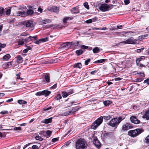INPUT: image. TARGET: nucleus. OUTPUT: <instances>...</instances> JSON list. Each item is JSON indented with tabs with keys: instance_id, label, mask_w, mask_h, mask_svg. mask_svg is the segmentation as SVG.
Here are the masks:
<instances>
[{
	"instance_id": "f257e3e1",
	"label": "nucleus",
	"mask_w": 149,
	"mask_h": 149,
	"mask_svg": "<svg viewBox=\"0 0 149 149\" xmlns=\"http://www.w3.org/2000/svg\"><path fill=\"white\" fill-rule=\"evenodd\" d=\"M88 146L87 142L84 139H79L75 143L76 149H86Z\"/></svg>"
},
{
	"instance_id": "f03ea898",
	"label": "nucleus",
	"mask_w": 149,
	"mask_h": 149,
	"mask_svg": "<svg viewBox=\"0 0 149 149\" xmlns=\"http://www.w3.org/2000/svg\"><path fill=\"white\" fill-rule=\"evenodd\" d=\"M124 118L121 117L113 118L107 123L108 125L113 127L117 128L120 122L123 120Z\"/></svg>"
},
{
	"instance_id": "7ed1b4c3",
	"label": "nucleus",
	"mask_w": 149,
	"mask_h": 149,
	"mask_svg": "<svg viewBox=\"0 0 149 149\" xmlns=\"http://www.w3.org/2000/svg\"><path fill=\"white\" fill-rule=\"evenodd\" d=\"M80 41H74L72 42H67L62 43L61 44L58 43L56 46H60L61 47H67L68 46H75L79 47H88L84 45H79L81 43Z\"/></svg>"
},
{
	"instance_id": "20e7f679",
	"label": "nucleus",
	"mask_w": 149,
	"mask_h": 149,
	"mask_svg": "<svg viewBox=\"0 0 149 149\" xmlns=\"http://www.w3.org/2000/svg\"><path fill=\"white\" fill-rule=\"evenodd\" d=\"M143 130L142 129H137L136 130H131L128 132V135L133 137H134L143 132Z\"/></svg>"
},
{
	"instance_id": "39448f33",
	"label": "nucleus",
	"mask_w": 149,
	"mask_h": 149,
	"mask_svg": "<svg viewBox=\"0 0 149 149\" xmlns=\"http://www.w3.org/2000/svg\"><path fill=\"white\" fill-rule=\"evenodd\" d=\"M103 121V117L101 116L94 121L92 124L91 128L92 129L95 130L102 124Z\"/></svg>"
},
{
	"instance_id": "423d86ee",
	"label": "nucleus",
	"mask_w": 149,
	"mask_h": 149,
	"mask_svg": "<svg viewBox=\"0 0 149 149\" xmlns=\"http://www.w3.org/2000/svg\"><path fill=\"white\" fill-rule=\"evenodd\" d=\"M120 43L125 44H139V41L134 39L133 37H131L126 41L121 42Z\"/></svg>"
},
{
	"instance_id": "0eeeda50",
	"label": "nucleus",
	"mask_w": 149,
	"mask_h": 149,
	"mask_svg": "<svg viewBox=\"0 0 149 149\" xmlns=\"http://www.w3.org/2000/svg\"><path fill=\"white\" fill-rule=\"evenodd\" d=\"M113 5L110 4L108 5L106 3L102 4L100 6L99 9L101 11H106L109 10L113 8Z\"/></svg>"
},
{
	"instance_id": "6e6552de",
	"label": "nucleus",
	"mask_w": 149,
	"mask_h": 149,
	"mask_svg": "<svg viewBox=\"0 0 149 149\" xmlns=\"http://www.w3.org/2000/svg\"><path fill=\"white\" fill-rule=\"evenodd\" d=\"M132 127H133L130 125L129 124L126 123L122 126L121 131L122 132H123L132 128Z\"/></svg>"
},
{
	"instance_id": "1a4fd4ad",
	"label": "nucleus",
	"mask_w": 149,
	"mask_h": 149,
	"mask_svg": "<svg viewBox=\"0 0 149 149\" xmlns=\"http://www.w3.org/2000/svg\"><path fill=\"white\" fill-rule=\"evenodd\" d=\"M114 133L111 132H109L105 133L103 135L102 137L104 139H109L114 136Z\"/></svg>"
},
{
	"instance_id": "9d476101",
	"label": "nucleus",
	"mask_w": 149,
	"mask_h": 149,
	"mask_svg": "<svg viewBox=\"0 0 149 149\" xmlns=\"http://www.w3.org/2000/svg\"><path fill=\"white\" fill-rule=\"evenodd\" d=\"M130 120L131 122L134 124H137L140 123V121L135 116H132L130 118Z\"/></svg>"
},
{
	"instance_id": "9b49d317",
	"label": "nucleus",
	"mask_w": 149,
	"mask_h": 149,
	"mask_svg": "<svg viewBox=\"0 0 149 149\" xmlns=\"http://www.w3.org/2000/svg\"><path fill=\"white\" fill-rule=\"evenodd\" d=\"M93 144L97 148H99L101 146V143L96 137H94L93 141Z\"/></svg>"
},
{
	"instance_id": "f8f14e48",
	"label": "nucleus",
	"mask_w": 149,
	"mask_h": 149,
	"mask_svg": "<svg viewBox=\"0 0 149 149\" xmlns=\"http://www.w3.org/2000/svg\"><path fill=\"white\" fill-rule=\"evenodd\" d=\"M24 24L26 27H31L33 26V23L31 21H25L24 22Z\"/></svg>"
},
{
	"instance_id": "ddd939ff",
	"label": "nucleus",
	"mask_w": 149,
	"mask_h": 149,
	"mask_svg": "<svg viewBox=\"0 0 149 149\" xmlns=\"http://www.w3.org/2000/svg\"><path fill=\"white\" fill-rule=\"evenodd\" d=\"M70 11L72 14H76L79 13V8L77 7L73 8L70 10Z\"/></svg>"
},
{
	"instance_id": "4468645a",
	"label": "nucleus",
	"mask_w": 149,
	"mask_h": 149,
	"mask_svg": "<svg viewBox=\"0 0 149 149\" xmlns=\"http://www.w3.org/2000/svg\"><path fill=\"white\" fill-rule=\"evenodd\" d=\"M48 40V38L46 37L42 38L36 40L35 42L37 44H39L42 42H44L47 41Z\"/></svg>"
},
{
	"instance_id": "2eb2a0df",
	"label": "nucleus",
	"mask_w": 149,
	"mask_h": 149,
	"mask_svg": "<svg viewBox=\"0 0 149 149\" xmlns=\"http://www.w3.org/2000/svg\"><path fill=\"white\" fill-rule=\"evenodd\" d=\"M48 10L50 11L57 13L59 11V8L56 6L52 7L51 8H48Z\"/></svg>"
},
{
	"instance_id": "dca6fc26",
	"label": "nucleus",
	"mask_w": 149,
	"mask_h": 149,
	"mask_svg": "<svg viewBox=\"0 0 149 149\" xmlns=\"http://www.w3.org/2000/svg\"><path fill=\"white\" fill-rule=\"evenodd\" d=\"M25 12L24 11L22 12L20 11H17L16 13L13 14V15L15 16H21L23 17L25 16Z\"/></svg>"
},
{
	"instance_id": "f3484780",
	"label": "nucleus",
	"mask_w": 149,
	"mask_h": 149,
	"mask_svg": "<svg viewBox=\"0 0 149 149\" xmlns=\"http://www.w3.org/2000/svg\"><path fill=\"white\" fill-rule=\"evenodd\" d=\"M16 58H17L16 62L17 64L21 63L23 61L22 57L20 55L17 56Z\"/></svg>"
},
{
	"instance_id": "a211bd4d",
	"label": "nucleus",
	"mask_w": 149,
	"mask_h": 149,
	"mask_svg": "<svg viewBox=\"0 0 149 149\" xmlns=\"http://www.w3.org/2000/svg\"><path fill=\"white\" fill-rule=\"evenodd\" d=\"M142 118L146 119L148 120H149V109L145 112L142 116Z\"/></svg>"
},
{
	"instance_id": "6ab92c4d",
	"label": "nucleus",
	"mask_w": 149,
	"mask_h": 149,
	"mask_svg": "<svg viewBox=\"0 0 149 149\" xmlns=\"http://www.w3.org/2000/svg\"><path fill=\"white\" fill-rule=\"evenodd\" d=\"M148 36L147 34H144L143 35L140 36L138 37V39L136 40H138L139 41V43L140 41L142 40L143 39H145L148 37Z\"/></svg>"
},
{
	"instance_id": "aec40b11",
	"label": "nucleus",
	"mask_w": 149,
	"mask_h": 149,
	"mask_svg": "<svg viewBox=\"0 0 149 149\" xmlns=\"http://www.w3.org/2000/svg\"><path fill=\"white\" fill-rule=\"evenodd\" d=\"M52 118H50L48 119H45L43 120L42 122L45 124H48L52 122Z\"/></svg>"
},
{
	"instance_id": "412c9836",
	"label": "nucleus",
	"mask_w": 149,
	"mask_h": 149,
	"mask_svg": "<svg viewBox=\"0 0 149 149\" xmlns=\"http://www.w3.org/2000/svg\"><path fill=\"white\" fill-rule=\"evenodd\" d=\"M73 19V17H65L63 20V22L64 23H66L67 22V21L68 20H71Z\"/></svg>"
},
{
	"instance_id": "4be33fe9",
	"label": "nucleus",
	"mask_w": 149,
	"mask_h": 149,
	"mask_svg": "<svg viewBox=\"0 0 149 149\" xmlns=\"http://www.w3.org/2000/svg\"><path fill=\"white\" fill-rule=\"evenodd\" d=\"M12 62H13L12 61L10 62H8L6 64H3V67L5 68H9V65H8V64L10 63V65L11 66H12Z\"/></svg>"
},
{
	"instance_id": "5701e85b",
	"label": "nucleus",
	"mask_w": 149,
	"mask_h": 149,
	"mask_svg": "<svg viewBox=\"0 0 149 149\" xmlns=\"http://www.w3.org/2000/svg\"><path fill=\"white\" fill-rule=\"evenodd\" d=\"M11 57L10 56L9 54H8L4 56L3 58V60L7 61Z\"/></svg>"
},
{
	"instance_id": "b1692460",
	"label": "nucleus",
	"mask_w": 149,
	"mask_h": 149,
	"mask_svg": "<svg viewBox=\"0 0 149 149\" xmlns=\"http://www.w3.org/2000/svg\"><path fill=\"white\" fill-rule=\"evenodd\" d=\"M43 95H45V96H48L51 93V92L47 90H44L42 91Z\"/></svg>"
},
{
	"instance_id": "393cba45",
	"label": "nucleus",
	"mask_w": 149,
	"mask_h": 149,
	"mask_svg": "<svg viewBox=\"0 0 149 149\" xmlns=\"http://www.w3.org/2000/svg\"><path fill=\"white\" fill-rule=\"evenodd\" d=\"M4 10L6 15H9L10 14L11 12L10 8H6Z\"/></svg>"
},
{
	"instance_id": "a878e982",
	"label": "nucleus",
	"mask_w": 149,
	"mask_h": 149,
	"mask_svg": "<svg viewBox=\"0 0 149 149\" xmlns=\"http://www.w3.org/2000/svg\"><path fill=\"white\" fill-rule=\"evenodd\" d=\"M73 67L74 68H80L82 67V65L81 63H79L74 65Z\"/></svg>"
},
{
	"instance_id": "bb28decb",
	"label": "nucleus",
	"mask_w": 149,
	"mask_h": 149,
	"mask_svg": "<svg viewBox=\"0 0 149 149\" xmlns=\"http://www.w3.org/2000/svg\"><path fill=\"white\" fill-rule=\"evenodd\" d=\"M83 53V51L81 49L77 50L76 51V53L78 56L81 54Z\"/></svg>"
},
{
	"instance_id": "cd10ccee",
	"label": "nucleus",
	"mask_w": 149,
	"mask_h": 149,
	"mask_svg": "<svg viewBox=\"0 0 149 149\" xmlns=\"http://www.w3.org/2000/svg\"><path fill=\"white\" fill-rule=\"evenodd\" d=\"M33 13V11L32 10H29L27 11L26 13H25V15H31Z\"/></svg>"
},
{
	"instance_id": "c85d7f7f",
	"label": "nucleus",
	"mask_w": 149,
	"mask_h": 149,
	"mask_svg": "<svg viewBox=\"0 0 149 149\" xmlns=\"http://www.w3.org/2000/svg\"><path fill=\"white\" fill-rule=\"evenodd\" d=\"M45 79L47 82H50V78L49 75L48 74H45Z\"/></svg>"
},
{
	"instance_id": "c756f323",
	"label": "nucleus",
	"mask_w": 149,
	"mask_h": 149,
	"mask_svg": "<svg viewBox=\"0 0 149 149\" xmlns=\"http://www.w3.org/2000/svg\"><path fill=\"white\" fill-rule=\"evenodd\" d=\"M93 53H98L100 52V50L98 47H95L93 49Z\"/></svg>"
},
{
	"instance_id": "7c9ffc66",
	"label": "nucleus",
	"mask_w": 149,
	"mask_h": 149,
	"mask_svg": "<svg viewBox=\"0 0 149 149\" xmlns=\"http://www.w3.org/2000/svg\"><path fill=\"white\" fill-rule=\"evenodd\" d=\"M51 21L49 19H46L45 20H43L42 21V22L44 24L50 23L51 22Z\"/></svg>"
},
{
	"instance_id": "2f4dec72",
	"label": "nucleus",
	"mask_w": 149,
	"mask_h": 149,
	"mask_svg": "<svg viewBox=\"0 0 149 149\" xmlns=\"http://www.w3.org/2000/svg\"><path fill=\"white\" fill-rule=\"evenodd\" d=\"M62 96L63 97H66L69 95L67 92L65 91H63L62 93Z\"/></svg>"
},
{
	"instance_id": "473e14b6",
	"label": "nucleus",
	"mask_w": 149,
	"mask_h": 149,
	"mask_svg": "<svg viewBox=\"0 0 149 149\" xmlns=\"http://www.w3.org/2000/svg\"><path fill=\"white\" fill-rule=\"evenodd\" d=\"M24 39L20 40L18 42V44L20 46H22L24 44Z\"/></svg>"
},
{
	"instance_id": "72a5a7b5",
	"label": "nucleus",
	"mask_w": 149,
	"mask_h": 149,
	"mask_svg": "<svg viewBox=\"0 0 149 149\" xmlns=\"http://www.w3.org/2000/svg\"><path fill=\"white\" fill-rule=\"evenodd\" d=\"M52 132L51 131L49 130L47 131L46 132V136L48 138L50 137Z\"/></svg>"
},
{
	"instance_id": "f704fd0d",
	"label": "nucleus",
	"mask_w": 149,
	"mask_h": 149,
	"mask_svg": "<svg viewBox=\"0 0 149 149\" xmlns=\"http://www.w3.org/2000/svg\"><path fill=\"white\" fill-rule=\"evenodd\" d=\"M105 61V59H101L100 60H97L95 61L94 63H102L104 62Z\"/></svg>"
},
{
	"instance_id": "c9c22d12",
	"label": "nucleus",
	"mask_w": 149,
	"mask_h": 149,
	"mask_svg": "<svg viewBox=\"0 0 149 149\" xmlns=\"http://www.w3.org/2000/svg\"><path fill=\"white\" fill-rule=\"evenodd\" d=\"M27 48L23 50L22 52L24 53H26L29 50H31L32 49L31 47H27Z\"/></svg>"
},
{
	"instance_id": "e433bc0d",
	"label": "nucleus",
	"mask_w": 149,
	"mask_h": 149,
	"mask_svg": "<svg viewBox=\"0 0 149 149\" xmlns=\"http://www.w3.org/2000/svg\"><path fill=\"white\" fill-rule=\"evenodd\" d=\"M18 103L19 104H25L26 103V101L23 100H19L17 101Z\"/></svg>"
},
{
	"instance_id": "4c0bfd02",
	"label": "nucleus",
	"mask_w": 149,
	"mask_h": 149,
	"mask_svg": "<svg viewBox=\"0 0 149 149\" xmlns=\"http://www.w3.org/2000/svg\"><path fill=\"white\" fill-rule=\"evenodd\" d=\"M36 139L37 140L42 141L43 140V139L42 138L41 136H39L38 135L34 136Z\"/></svg>"
},
{
	"instance_id": "58836bf2",
	"label": "nucleus",
	"mask_w": 149,
	"mask_h": 149,
	"mask_svg": "<svg viewBox=\"0 0 149 149\" xmlns=\"http://www.w3.org/2000/svg\"><path fill=\"white\" fill-rule=\"evenodd\" d=\"M111 102L109 100H106L103 102V103L105 106H107L111 104Z\"/></svg>"
},
{
	"instance_id": "ea45409f",
	"label": "nucleus",
	"mask_w": 149,
	"mask_h": 149,
	"mask_svg": "<svg viewBox=\"0 0 149 149\" xmlns=\"http://www.w3.org/2000/svg\"><path fill=\"white\" fill-rule=\"evenodd\" d=\"M103 119H105L106 120H109L111 118H112V116H104Z\"/></svg>"
},
{
	"instance_id": "a19ab883",
	"label": "nucleus",
	"mask_w": 149,
	"mask_h": 149,
	"mask_svg": "<svg viewBox=\"0 0 149 149\" xmlns=\"http://www.w3.org/2000/svg\"><path fill=\"white\" fill-rule=\"evenodd\" d=\"M145 142L146 143L149 144V135L145 138Z\"/></svg>"
},
{
	"instance_id": "79ce46f5",
	"label": "nucleus",
	"mask_w": 149,
	"mask_h": 149,
	"mask_svg": "<svg viewBox=\"0 0 149 149\" xmlns=\"http://www.w3.org/2000/svg\"><path fill=\"white\" fill-rule=\"evenodd\" d=\"M84 6L87 9H89V6L87 2H85L84 3Z\"/></svg>"
},
{
	"instance_id": "37998d69",
	"label": "nucleus",
	"mask_w": 149,
	"mask_h": 149,
	"mask_svg": "<svg viewBox=\"0 0 149 149\" xmlns=\"http://www.w3.org/2000/svg\"><path fill=\"white\" fill-rule=\"evenodd\" d=\"M61 97L60 94L57 95L56 97V99L57 100H58L61 99Z\"/></svg>"
},
{
	"instance_id": "c03bdc74",
	"label": "nucleus",
	"mask_w": 149,
	"mask_h": 149,
	"mask_svg": "<svg viewBox=\"0 0 149 149\" xmlns=\"http://www.w3.org/2000/svg\"><path fill=\"white\" fill-rule=\"evenodd\" d=\"M72 113V111H66L65 112L63 113V115L64 116H68L69 115V114H71Z\"/></svg>"
},
{
	"instance_id": "a18cd8bd",
	"label": "nucleus",
	"mask_w": 149,
	"mask_h": 149,
	"mask_svg": "<svg viewBox=\"0 0 149 149\" xmlns=\"http://www.w3.org/2000/svg\"><path fill=\"white\" fill-rule=\"evenodd\" d=\"M91 61V59L90 58H88L85 61V64L86 65H87L88 64V63Z\"/></svg>"
},
{
	"instance_id": "49530a36",
	"label": "nucleus",
	"mask_w": 149,
	"mask_h": 149,
	"mask_svg": "<svg viewBox=\"0 0 149 149\" xmlns=\"http://www.w3.org/2000/svg\"><path fill=\"white\" fill-rule=\"evenodd\" d=\"M14 130H15V131H17V130H22V128H21L20 127H15L14 128Z\"/></svg>"
},
{
	"instance_id": "de8ad7c7",
	"label": "nucleus",
	"mask_w": 149,
	"mask_h": 149,
	"mask_svg": "<svg viewBox=\"0 0 149 149\" xmlns=\"http://www.w3.org/2000/svg\"><path fill=\"white\" fill-rule=\"evenodd\" d=\"M93 20H94V19H90L86 21V22L87 23L89 24L91 23H92L93 22Z\"/></svg>"
},
{
	"instance_id": "09e8293b",
	"label": "nucleus",
	"mask_w": 149,
	"mask_h": 149,
	"mask_svg": "<svg viewBox=\"0 0 149 149\" xmlns=\"http://www.w3.org/2000/svg\"><path fill=\"white\" fill-rule=\"evenodd\" d=\"M4 11V9L2 7L0 8V16H1Z\"/></svg>"
},
{
	"instance_id": "8fccbe9b",
	"label": "nucleus",
	"mask_w": 149,
	"mask_h": 149,
	"mask_svg": "<svg viewBox=\"0 0 149 149\" xmlns=\"http://www.w3.org/2000/svg\"><path fill=\"white\" fill-rule=\"evenodd\" d=\"M42 91L40 92H38L36 93V95L38 96H40L41 95H43Z\"/></svg>"
},
{
	"instance_id": "3c124183",
	"label": "nucleus",
	"mask_w": 149,
	"mask_h": 149,
	"mask_svg": "<svg viewBox=\"0 0 149 149\" xmlns=\"http://www.w3.org/2000/svg\"><path fill=\"white\" fill-rule=\"evenodd\" d=\"M68 95H69L73 93L72 89H70L68 92Z\"/></svg>"
},
{
	"instance_id": "603ef678",
	"label": "nucleus",
	"mask_w": 149,
	"mask_h": 149,
	"mask_svg": "<svg viewBox=\"0 0 149 149\" xmlns=\"http://www.w3.org/2000/svg\"><path fill=\"white\" fill-rule=\"evenodd\" d=\"M58 140V138H54L52 139V142L54 143Z\"/></svg>"
},
{
	"instance_id": "864d4df0",
	"label": "nucleus",
	"mask_w": 149,
	"mask_h": 149,
	"mask_svg": "<svg viewBox=\"0 0 149 149\" xmlns=\"http://www.w3.org/2000/svg\"><path fill=\"white\" fill-rule=\"evenodd\" d=\"M8 112L7 111H3L0 112V113L1 114H8Z\"/></svg>"
},
{
	"instance_id": "5fc2aeb1",
	"label": "nucleus",
	"mask_w": 149,
	"mask_h": 149,
	"mask_svg": "<svg viewBox=\"0 0 149 149\" xmlns=\"http://www.w3.org/2000/svg\"><path fill=\"white\" fill-rule=\"evenodd\" d=\"M29 39H30L31 40H32V38H34L35 40H36L37 38V37L36 36L32 37L31 36H29L28 38Z\"/></svg>"
},
{
	"instance_id": "6e6d98bb",
	"label": "nucleus",
	"mask_w": 149,
	"mask_h": 149,
	"mask_svg": "<svg viewBox=\"0 0 149 149\" xmlns=\"http://www.w3.org/2000/svg\"><path fill=\"white\" fill-rule=\"evenodd\" d=\"M124 2L125 5H127L130 3V0H125L124 1Z\"/></svg>"
},
{
	"instance_id": "4d7b16f0",
	"label": "nucleus",
	"mask_w": 149,
	"mask_h": 149,
	"mask_svg": "<svg viewBox=\"0 0 149 149\" xmlns=\"http://www.w3.org/2000/svg\"><path fill=\"white\" fill-rule=\"evenodd\" d=\"M32 148L33 149H38V147L36 145H33L32 146Z\"/></svg>"
},
{
	"instance_id": "13d9d810",
	"label": "nucleus",
	"mask_w": 149,
	"mask_h": 149,
	"mask_svg": "<svg viewBox=\"0 0 149 149\" xmlns=\"http://www.w3.org/2000/svg\"><path fill=\"white\" fill-rule=\"evenodd\" d=\"M17 79H20L21 80H22L23 79V78H20V75L19 74H17Z\"/></svg>"
},
{
	"instance_id": "bf43d9fd",
	"label": "nucleus",
	"mask_w": 149,
	"mask_h": 149,
	"mask_svg": "<svg viewBox=\"0 0 149 149\" xmlns=\"http://www.w3.org/2000/svg\"><path fill=\"white\" fill-rule=\"evenodd\" d=\"M97 70H95L91 72V74L92 75H94L97 73Z\"/></svg>"
},
{
	"instance_id": "052dcab7",
	"label": "nucleus",
	"mask_w": 149,
	"mask_h": 149,
	"mask_svg": "<svg viewBox=\"0 0 149 149\" xmlns=\"http://www.w3.org/2000/svg\"><path fill=\"white\" fill-rule=\"evenodd\" d=\"M141 61V60L140 59V58H138L136 61V62L137 65H139V63Z\"/></svg>"
},
{
	"instance_id": "680f3d73",
	"label": "nucleus",
	"mask_w": 149,
	"mask_h": 149,
	"mask_svg": "<svg viewBox=\"0 0 149 149\" xmlns=\"http://www.w3.org/2000/svg\"><path fill=\"white\" fill-rule=\"evenodd\" d=\"M27 35H28V34H27L26 33L24 32L22 33L20 35V36H27Z\"/></svg>"
},
{
	"instance_id": "e2e57ef3",
	"label": "nucleus",
	"mask_w": 149,
	"mask_h": 149,
	"mask_svg": "<svg viewBox=\"0 0 149 149\" xmlns=\"http://www.w3.org/2000/svg\"><path fill=\"white\" fill-rule=\"evenodd\" d=\"M57 85L56 84H55L52 86L51 88L52 89H55L56 88Z\"/></svg>"
},
{
	"instance_id": "0e129e2a",
	"label": "nucleus",
	"mask_w": 149,
	"mask_h": 149,
	"mask_svg": "<svg viewBox=\"0 0 149 149\" xmlns=\"http://www.w3.org/2000/svg\"><path fill=\"white\" fill-rule=\"evenodd\" d=\"M144 83H146L148 84H149V79H148L145 80L144 81Z\"/></svg>"
},
{
	"instance_id": "69168bd1",
	"label": "nucleus",
	"mask_w": 149,
	"mask_h": 149,
	"mask_svg": "<svg viewBox=\"0 0 149 149\" xmlns=\"http://www.w3.org/2000/svg\"><path fill=\"white\" fill-rule=\"evenodd\" d=\"M144 49V48H141V49H139L136 50L137 52L138 53L140 52L141 51V50H143Z\"/></svg>"
},
{
	"instance_id": "338daca9",
	"label": "nucleus",
	"mask_w": 149,
	"mask_h": 149,
	"mask_svg": "<svg viewBox=\"0 0 149 149\" xmlns=\"http://www.w3.org/2000/svg\"><path fill=\"white\" fill-rule=\"evenodd\" d=\"M38 11L40 13H42V9L41 8H38Z\"/></svg>"
},
{
	"instance_id": "774afa93",
	"label": "nucleus",
	"mask_w": 149,
	"mask_h": 149,
	"mask_svg": "<svg viewBox=\"0 0 149 149\" xmlns=\"http://www.w3.org/2000/svg\"><path fill=\"white\" fill-rule=\"evenodd\" d=\"M117 27L118 29H122L123 26L122 25H120V26H117Z\"/></svg>"
}]
</instances>
